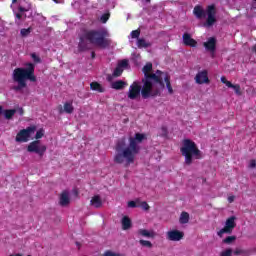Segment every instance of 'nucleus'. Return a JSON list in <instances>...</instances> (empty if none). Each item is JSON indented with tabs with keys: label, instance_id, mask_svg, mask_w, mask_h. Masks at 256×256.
<instances>
[{
	"label": "nucleus",
	"instance_id": "1",
	"mask_svg": "<svg viewBox=\"0 0 256 256\" xmlns=\"http://www.w3.org/2000/svg\"><path fill=\"white\" fill-rule=\"evenodd\" d=\"M147 137L145 134L136 133L135 137L129 138V145L125 143V140H119L115 145V155L114 163L118 165H123L129 167L131 164L135 163V157L139 155L141 147L139 143H143Z\"/></svg>",
	"mask_w": 256,
	"mask_h": 256
},
{
	"label": "nucleus",
	"instance_id": "2",
	"mask_svg": "<svg viewBox=\"0 0 256 256\" xmlns=\"http://www.w3.org/2000/svg\"><path fill=\"white\" fill-rule=\"evenodd\" d=\"M111 35L106 28L84 30L79 36L78 51H89L90 45L99 47L100 49H107L111 47L113 41L109 38Z\"/></svg>",
	"mask_w": 256,
	"mask_h": 256
},
{
	"label": "nucleus",
	"instance_id": "3",
	"mask_svg": "<svg viewBox=\"0 0 256 256\" xmlns=\"http://www.w3.org/2000/svg\"><path fill=\"white\" fill-rule=\"evenodd\" d=\"M12 79L17 86H14V91H21L27 87V81L31 83L37 82V76H35V64L28 62L25 64V68L19 67L13 70Z\"/></svg>",
	"mask_w": 256,
	"mask_h": 256
},
{
	"label": "nucleus",
	"instance_id": "4",
	"mask_svg": "<svg viewBox=\"0 0 256 256\" xmlns=\"http://www.w3.org/2000/svg\"><path fill=\"white\" fill-rule=\"evenodd\" d=\"M180 153L185 159V165L188 166L193 164L194 159H203V156L201 155V150H199L197 144L191 139H184L182 141Z\"/></svg>",
	"mask_w": 256,
	"mask_h": 256
},
{
	"label": "nucleus",
	"instance_id": "5",
	"mask_svg": "<svg viewBox=\"0 0 256 256\" xmlns=\"http://www.w3.org/2000/svg\"><path fill=\"white\" fill-rule=\"evenodd\" d=\"M193 15L196 19H205L204 27H213L214 23H217V8L215 4L208 5L206 10L201 5H196L193 9Z\"/></svg>",
	"mask_w": 256,
	"mask_h": 256
},
{
	"label": "nucleus",
	"instance_id": "6",
	"mask_svg": "<svg viewBox=\"0 0 256 256\" xmlns=\"http://www.w3.org/2000/svg\"><path fill=\"white\" fill-rule=\"evenodd\" d=\"M143 86H141L140 95L142 99H149V97H157L161 95L159 89L153 90V80L142 79Z\"/></svg>",
	"mask_w": 256,
	"mask_h": 256
},
{
	"label": "nucleus",
	"instance_id": "7",
	"mask_svg": "<svg viewBox=\"0 0 256 256\" xmlns=\"http://www.w3.org/2000/svg\"><path fill=\"white\" fill-rule=\"evenodd\" d=\"M142 71L144 73V78L147 80H153L154 83H162L161 75H163V71L157 70L156 73H151L153 71V64L148 62L143 68Z\"/></svg>",
	"mask_w": 256,
	"mask_h": 256
},
{
	"label": "nucleus",
	"instance_id": "8",
	"mask_svg": "<svg viewBox=\"0 0 256 256\" xmlns=\"http://www.w3.org/2000/svg\"><path fill=\"white\" fill-rule=\"evenodd\" d=\"M35 131H37L36 126H29L26 129L20 130L15 138L16 143H27V141H29V138L31 137V135H33V133H35Z\"/></svg>",
	"mask_w": 256,
	"mask_h": 256
},
{
	"label": "nucleus",
	"instance_id": "9",
	"mask_svg": "<svg viewBox=\"0 0 256 256\" xmlns=\"http://www.w3.org/2000/svg\"><path fill=\"white\" fill-rule=\"evenodd\" d=\"M27 151L28 153H36L39 157H43L47 151V146L41 145V141L35 140L28 145Z\"/></svg>",
	"mask_w": 256,
	"mask_h": 256
},
{
	"label": "nucleus",
	"instance_id": "10",
	"mask_svg": "<svg viewBox=\"0 0 256 256\" xmlns=\"http://www.w3.org/2000/svg\"><path fill=\"white\" fill-rule=\"evenodd\" d=\"M127 97L131 101H135L141 97V84L139 82L134 81L128 89Z\"/></svg>",
	"mask_w": 256,
	"mask_h": 256
},
{
	"label": "nucleus",
	"instance_id": "11",
	"mask_svg": "<svg viewBox=\"0 0 256 256\" xmlns=\"http://www.w3.org/2000/svg\"><path fill=\"white\" fill-rule=\"evenodd\" d=\"M15 4H17V9L20 13H28L31 11L32 5L31 2L27 0H12L11 9H13V13H15Z\"/></svg>",
	"mask_w": 256,
	"mask_h": 256
},
{
	"label": "nucleus",
	"instance_id": "12",
	"mask_svg": "<svg viewBox=\"0 0 256 256\" xmlns=\"http://www.w3.org/2000/svg\"><path fill=\"white\" fill-rule=\"evenodd\" d=\"M235 219H237L235 216H231L226 220L225 226L218 232L219 237H221V235H224V233H233V229L237 227Z\"/></svg>",
	"mask_w": 256,
	"mask_h": 256
},
{
	"label": "nucleus",
	"instance_id": "13",
	"mask_svg": "<svg viewBox=\"0 0 256 256\" xmlns=\"http://www.w3.org/2000/svg\"><path fill=\"white\" fill-rule=\"evenodd\" d=\"M160 79L162 83H156V84L160 85L162 89H165V83H166V89H168L169 95H173V86H171V76H169V73L162 72V74H160Z\"/></svg>",
	"mask_w": 256,
	"mask_h": 256
},
{
	"label": "nucleus",
	"instance_id": "14",
	"mask_svg": "<svg viewBox=\"0 0 256 256\" xmlns=\"http://www.w3.org/2000/svg\"><path fill=\"white\" fill-rule=\"evenodd\" d=\"M195 81L197 85H209L211 83L209 72L207 70L199 71L195 76Z\"/></svg>",
	"mask_w": 256,
	"mask_h": 256
},
{
	"label": "nucleus",
	"instance_id": "15",
	"mask_svg": "<svg viewBox=\"0 0 256 256\" xmlns=\"http://www.w3.org/2000/svg\"><path fill=\"white\" fill-rule=\"evenodd\" d=\"M206 51H209L210 53H215L217 49V38L210 37L206 42L203 43Z\"/></svg>",
	"mask_w": 256,
	"mask_h": 256
},
{
	"label": "nucleus",
	"instance_id": "16",
	"mask_svg": "<svg viewBox=\"0 0 256 256\" xmlns=\"http://www.w3.org/2000/svg\"><path fill=\"white\" fill-rule=\"evenodd\" d=\"M185 237V233L179 230H172L167 232L168 241H181Z\"/></svg>",
	"mask_w": 256,
	"mask_h": 256
},
{
	"label": "nucleus",
	"instance_id": "17",
	"mask_svg": "<svg viewBox=\"0 0 256 256\" xmlns=\"http://www.w3.org/2000/svg\"><path fill=\"white\" fill-rule=\"evenodd\" d=\"M58 111H59L60 115H62V113H68V115H71V113H73V111H75V108L73 107V102L64 103V107L62 105H59Z\"/></svg>",
	"mask_w": 256,
	"mask_h": 256
},
{
	"label": "nucleus",
	"instance_id": "18",
	"mask_svg": "<svg viewBox=\"0 0 256 256\" xmlns=\"http://www.w3.org/2000/svg\"><path fill=\"white\" fill-rule=\"evenodd\" d=\"M183 43L186 45V47H197V40L193 39L191 37V34L189 33H184L182 36Z\"/></svg>",
	"mask_w": 256,
	"mask_h": 256
},
{
	"label": "nucleus",
	"instance_id": "19",
	"mask_svg": "<svg viewBox=\"0 0 256 256\" xmlns=\"http://www.w3.org/2000/svg\"><path fill=\"white\" fill-rule=\"evenodd\" d=\"M60 205L61 207H67L69 203H71V199L69 198V192L63 191L60 195Z\"/></svg>",
	"mask_w": 256,
	"mask_h": 256
},
{
	"label": "nucleus",
	"instance_id": "20",
	"mask_svg": "<svg viewBox=\"0 0 256 256\" xmlns=\"http://www.w3.org/2000/svg\"><path fill=\"white\" fill-rule=\"evenodd\" d=\"M121 224L123 231H129V229L133 227V222L129 216L122 217Z\"/></svg>",
	"mask_w": 256,
	"mask_h": 256
},
{
	"label": "nucleus",
	"instance_id": "21",
	"mask_svg": "<svg viewBox=\"0 0 256 256\" xmlns=\"http://www.w3.org/2000/svg\"><path fill=\"white\" fill-rule=\"evenodd\" d=\"M91 91H96L97 93H105V87L101 85L99 82L94 81L90 84Z\"/></svg>",
	"mask_w": 256,
	"mask_h": 256
},
{
	"label": "nucleus",
	"instance_id": "22",
	"mask_svg": "<svg viewBox=\"0 0 256 256\" xmlns=\"http://www.w3.org/2000/svg\"><path fill=\"white\" fill-rule=\"evenodd\" d=\"M90 205H92V207H95L96 209L102 207L103 201H101V196L95 195L94 197H92Z\"/></svg>",
	"mask_w": 256,
	"mask_h": 256
},
{
	"label": "nucleus",
	"instance_id": "23",
	"mask_svg": "<svg viewBox=\"0 0 256 256\" xmlns=\"http://www.w3.org/2000/svg\"><path fill=\"white\" fill-rule=\"evenodd\" d=\"M125 85L127 83L123 80H117L111 84L112 89H115L116 91H121V89H125Z\"/></svg>",
	"mask_w": 256,
	"mask_h": 256
},
{
	"label": "nucleus",
	"instance_id": "24",
	"mask_svg": "<svg viewBox=\"0 0 256 256\" xmlns=\"http://www.w3.org/2000/svg\"><path fill=\"white\" fill-rule=\"evenodd\" d=\"M151 45V42H147L145 38H138L137 40L138 49H147L148 47H151Z\"/></svg>",
	"mask_w": 256,
	"mask_h": 256
},
{
	"label": "nucleus",
	"instance_id": "25",
	"mask_svg": "<svg viewBox=\"0 0 256 256\" xmlns=\"http://www.w3.org/2000/svg\"><path fill=\"white\" fill-rule=\"evenodd\" d=\"M2 113L5 117V119H7L8 121L13 119V117H15V113H17L16 109H6V110H2Z\"/></svg>",
	"mask_w": 256,
	"mask_h": 256
},
{
	"label": "nucleus",
	"instance_id": "26",
	"mask_svg": "<svg viewBox=\"0 0 256 256\" xmlns=\"http://www.w3.org/2000/svg\"><path fill=\"white\" fill-rule=\"evenodd\" d=\"M138 235H141V237H148V238L155 237V234H153V232H150L147 229H139L138 230Z\"/></svg>",
	"mask_w": 256,
	"mask_h": 256
},
{
	"label": "nucleus",
	"instance_id": "27",
	"mask_svg": "<svg viewBox=\"0 0 256 256\" xmlns=\"http://www.w3.org/2000/svg\"><path fill=\"white\" fill-rule=\"evenodd\" d=\"M179 223H181V225L189 223V213L182 212L179 218Z\"/></svg>",
	"mask_w": 256,
	"mask_h": 256
},
{
	"label": "nucleus",
	"instance_id": "28",
	"mask_svg": "<svg viewBox=\"0 0 256 256\" xmlns=\"http://www.w3.org/2000/svg\"><path fill=\"white\" fill-rule=\"evenodd\" d=\"M31 31H32L31 27L30 28H23V29L20 30V35H21V37H28V35L31 34Z\"/></svg>",
	"mask_w": 256,
	"mask_h": 256
},
{
	"label": "nucleus",
	"instance_id": "29",
	"mask_svg": "<svg viewBox=\"0 0 256 256\" xmlns=\"http://www.w3.org/2000/svg\"><path fill=\"white\" fill-rule=\"evenodd\" d=\"M123 75V68L117 66L113 71V77H121Z\"/></svg>",
	"mask_w": 256,
	"mask_h": 256
},
{
	"label": "nucleus",
	"instance_id": "30",
	"mask_svg": "<svg viewBox=\"0 0 256 256\" xmlns=\"http://www.w3.org/2000/svg\"><path fill=\"white\" fill-rule=\"evenodd\" d=\"M237 240V236H228L223 240V243H225L226 245H231V243H233V241Z\"/></svg>",
	"mask_w": 256,
	"mask_h": 256
},
{
	"label": "nucleus",
	"instance_id": "31",
	"mask_svg": "<svg viewBox=\"0 0 256 256\" xmlns=\"http://www.w3.org/2000/svg\"><path fill=\"white\" fill-rule=\"evenodd\" d=\"M139 243L140 245H142V247H148V249H151V247H153V244L149 240H140Z\"/></svg>",
	"mask_w": 256,
	"mask_h": 256
},
{
	"label": "nucleus",
	"instance_id": "32",
	"mask_svg": "<svg viewBox=\"0 0 256 256\" xmlns=\"http://www.w3.org/2000/svg\"><path fill=\"white\" fill-rule=\"evenodd\" d=\"M140 35H141V30H139V29H137V30H133L132 32H131V37H132V39H139V37H140Z\"/></svg>",
	"mask_w": 256,
	"mask_h": 256
},
{
	"label": "nucleus",
	"instance_id": "33",
	"mask_svg": "<svg viewBox=\"0 0 256 256\" xmlns=\"http://www.w3.org/2000/svg\"><path fill=\"white\" fill-rule=\"evenodd\" d=\"M118 66L120 67V69L129 67V60L127 59L122 60L121 62L118 63Z\"/></svg>",
	"mask_w": 256,
	"mask_h": 256
},
{
	"label": "nucleus",
	"instance_id": "34",
	"mask_svg": "<svg viewBox=\"0 0 256 256\" xmlns=\"http://www.w3.org/2000/svg\"><path fill=\"white\" fill-rule=\"evenodd\" d=\"M109 17H111V14H109V13H104V14L100 17L101 23H107V21H109Z\"/></svg>",
	"mask_w": 256,
	"mask_h": 256
},
{
	"label": "nucleus",
	"instance_id": "35",
	"mask_svg": "<svg viewBox=\"0 0 256 256\" xmlns=\"http://www.w3.org/2000/svg\"><path fill=\"white\" fill-rule=\"evenodd\" d=\"M233 255V250L231 248H228L221 252L220 256H231Z\"/></svg>",
	"mask_w": 256,
	"mask_h": 256
},
{
	"label": "nucleus",
	"instance_id": "36",
	"mask_svg": "<svg viewBox=\"0 0 256 256\" xmlns=\"http://www.w3.org/2000/svg\"><path fill=\"white\" fill-rule=\"evenodd\" d=\"M232 89H234L236 95H242L241 86H240L239 84H234V86L232 87Z\"/></svg>",
	"mask_w": 256,
	"mask_h": 256
},
{
	"label": "nucleus",
	"instance_id": "37",
	"mask_svg": "<svg viewBox=\"0 0 256 256\" xmlns=\"http://www.w3.org/2000/svg\"><path fill=\"white\" fill-rule=\"evenodd\" d=\"M45 135V130L40 129L36 132L35 139H42V137Z\"/></svg>",
	"mask_w": 256,
	"mask_h": 256
},
{
	"label": "nucleus",
	"instance_id": "38",
	"mask_svg": "<svg viewBox=\"0 0 256 256\" xmlns=\"http://www.w3.org/2000/svg\"><path fill=\"white\" fill-rule=\"evenodd\" d=\"M103 256H121V254H119L117 252H113L111 250H107L104 252Z\"/></svg>",
	"mask_w": 256,
	"mask_h": 256
},
{
	"label": "nucleus",
	"instance_id": "39",
	"mask_svg": "<svg viewBox=\"0 0 256 256\" xmlns=\"http://www.w3.org/2000/svg\"><path fill=\"white\" fill-rule=\"evenodd\" d=\"M139 207H141V209H143L144 211H149V209H150L149 204L145 201L141 202Z\"/></svg>",
	"mask_w": 256,
	"mask_h": 256
},
{
	"label": "nucleus",
	"instance_id": "40",
	"mask_svg": "<svg viewBox=\"0 0 256 256\" xmlns=\"http://www.w3.org/2000/svg\"><path fill=\"white\" fill-rule=\"evenodd\" d=\"M30 56L32 57L34 63H41V58L36 53L30 54Z\"/></svg>",
	"mask_w": 256,
	"mask_h": 256
},
{
	"label": "nucleus",
	"instance_id": "41",
	"mask_svg": "<svg viewBox=\"0 0 256 256\" xmlns=\"http://www.w3.org/2000/svg\"><path fill=\"white\" fill-rule=\"evenodd\" d=\"M245 253H247V251L241 249V248H236L234 250V255H245Z\"/></svg>",
	"mask_w": 256,
	"mask_h": 256
},
{
	"label": "nucleus",
	"instance_id": "42",
	"mask_svg": "<svg viewBox=\"0 0 256 256\" xmlns=\"http://www.w3.org/2000/svg\"><path fill=\"white\" fill-rule=\"evenodd\" d=\"M249 167H250V169L256 168V160L255 159L250 160Z\"/></svg>",
	"mask_w": 256,
	"mask_h": 256
},
{
	"label": "nucleus",
	"instance_id": "43",
	"mask_svg": "<svg viewBox=\"0 0 256 256\" xmlns=\"http://www.w3.org/2000/svg\"><path fill=\"white\" fill-rule=\"evenodd\" d=\"M15 18L18 19V21H21V19H23V12L15 13Z\"/></svg>",
	"mask_w": 256,
	"mask_h": 256
},
{
	"label": "nucleus",
	"instance_id": "44",
	"mask_svg": "<svg viewBox=\"0 0 256 256\" xmlns=\"http://www.w3.org/2000/svg\"><path fill=\"white\" fill-rule=\"evenodd\" d=\"M128 207L135 209V207H137V202L135 201H129L128 202Z\"/></svg>",
	"mask_w": 256,
	"mask_h": 256
},
{
	"label": "nucleus",
	"instance_id": "45",
	"mask_svg": "<svg viewBox=\"0 0 256 256\" xmlns=\"http://www.w3.org/2000/svg\"><path fill=\"white\" fill-rule=\"evenodd\" d=\"M225 85H226V87H228L229 89H233V86H234V84L231 83V81H229V80L225 83Z\"/></svg>",
	"mask_w": 256,
	"mask_h": 256
},
{
	"label": "nucleus",
	"instance_id": "46",
	"mask_svg": "<svg viewBox=\"0 0 256 256\" xmlns=\"http://www.w3.org/2000/svg\"><path fill=\"white\" fill-rule=\"evenodd\" d=\"M161 129L164 137H167V127L163 126Z\"/></svg>",
	"mask_w": 256,
	"mask_h": 256
},
{
	"label": "nucleus",
	"instance_id": "47",
	"mask_svg": "<svg viewBox=\"0 0 256 256\" xmlns=\"http://www.w3.org/2000/svg\"><path fill=\"white\" fill-rule=\"evenodd\" d=\"M227 78L225 76L221 77V83H224V85L227 83Z\"/></svg>",
	"mask_w": 256,
	"mask_h": 256
},
{
	"label": "nucleus",
	"instance_id": "48",
	"mask_svg": "<svg viewBox=\"0 0 256 256\" xmlns=\"http://www.w3.org/2000/svg\"><path fill=\"white\" fill-rule=\"evenodd\" d=\"M228 201H229L230 203H233V201H235V196H229V197H228Z\"/></svg>",
	"mask_w": 256,
	"mask_h": 256
},
{
	"label": "nucleus",
	"instance_id": "49",
	"mask_svg": "<svg viewBox=\"0 0 256 256\" xmlns=\"http://www.w3.org/2000/svg\"><path fill=\"white\" fill-rule=\"evenodd\" d=\"M91 57H92V59H95V57H96L95 51L91 52Z\"/></svg>",
	"mask_w": 256,
	"mask_h": 256
},
{
	"label": "nucleus",
	"instance_id": "50",
	"mask_svg": "<svg viewBox=\"0 0 256 256\" xmlns=\"http://www.w3.org/2000/svg\"><path fill=\"white\" fill-rule=\"evenodd\" d=\"M252 52L256 53V44L252 47Z\"/></svg>",
	"mask_w": 256,
	"mask_h": 256
},
{
	"label": "nucleus",
	"instance_id": "51",
	"mask_svg": "<svg viewBox=\"0 0 256 256\" xmlns=\"http://www.w3.org/2000/svg\"><path fill=\"white\" fill-rule=\"evenodd\" d=\"M54 1V3H59V0H53Z\"/></svg>",
	"mask_w": 256,
	"mask_h": 256
},
{
	"label": "nucleus",
	"instance_id": "52",
	"mask_svg": "<svg viewBox=\"0 0 256 256\" xmlns=\"http://www.w3.org/2000/svg\"><path fill=\"white\" fill-rule=\"evenodd\" d=\"M20 114L23 115V109L20 110Z\"/></svg>",
	"mask_w": 256,
	"mask_h": 256
},
{
	"label": "nucleus",
	"instance_id": "53",
	"mask_svg": "<svg viewBox=\"0 0 256 256\" xmlns=\"http://www.w3.org/2000/svg\"><path fill=\"white\" fill-rule=\"evenodd\" d=\"M16 256H23V254H16Z\"/></svg>",
	"mask_w": 256,
	"mask_h": 256
},
{
	"label": "nucleus",
	"instance_id": "54",
	"mask_svg": "<svg viewBox=\"0 0 256 256\" xmlns=\"http://www.w3.org/2000/svg\"><path fill=\"white\" fill-rule=\"evenodd\" d=\"M28 256H31V255H28Z\"/></svg>",
	"mask_w": 256,
	"mask_h": 256
},
{
	"label": "nucleus",
	"instance_id": "55",
	"mask_svg": "<svg viewBox=\"0 0 256 256\" xmlns=\"http://www.w3.org/2000/svg\"><path fill=\"white\" fill-rule=\"evenodd\" d=\"M254 1H256V0H254Z\"/></svg>",
	"mask_w": 256,
	"mask_h": 256
}]
</instances>
